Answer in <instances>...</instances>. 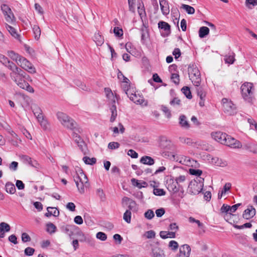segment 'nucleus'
<instances>
[{
  "label": "nucleus",
  "mask_w": 257,
  "mask_h": 257,
  "mask_svg": "<svg viewBox=\"0 0 257 257\" xmlns=\"http://www.w3.org/2000/svg\"><path fill=\"white\" fill-rule=\"evenodd\" d=\"M181 8L185 10L188 14L192 15L195 13V9L191 6L182 4Z\"/></svg>",
  "instance_id": "f704fd0d"
},
{
  "label": "nucleus",
  "mask_w": 257,
  "mask_h": 257,
  "mask_svg": "<svg viewBox=\"0 0 257 257\" xmlns=\"http://www.w3.org/2000/svg\"><path fill=\"white\" fill-rule=\"evenodd\" d=\"M122 202H125L128 204V210H130V211H132L135 212L137 211L138 208L137 204L135 201L127 197H124L122 198Z\"/></svg>",
  "instance_id": "dca6fc26"
},
{
  "label": "nucleus",
  "mask_w": 257,
  "mask_h": 257,
  "mask_svg": "<svg viewBox=\"0 0 257 257\" xmlns=\"http://www.w3.org/2000/svg\"><path fill=\"white\" fill-rule=\"evenodd\" d=\"M160 5L163 15H168L170 13L169 6L166 0H160Z\"/></svg>",
  "instance_id": "6ab92c4d"
},
{
  "label": "nucleus",
  "mask_w": 257,
  "mask_h": 257,
  "mask_svg": "<svg viewBox=\"0 0 257 257\" xmlns=\"http://www.w3.org/2000/svg\"><path fill=\"white\" fill-rule=\"evenodd\" d=\"M179 139L182 143L186 144L189 145L192 144V140L190 138L182 137L180 138Z\"/></svg>",
  "instance_id": "680f3d73"
},
{
  "label": "nucleus",
  "mask_w": 257,
  "mask_h": 257,
  "mask_svg": "<svg viewBox=\"0 0 257 257\" xmlns=\"http://www.w3.org/2000/svg\"><path fill=\"white\" fill-rule=\"evenodd\" d=\"M196 90L197 95L198 96H199L200 99H201L202 100L205 99L206 96V93L204 91L203 89L201 87H198Z\"/></svg>",
  "instance_id": "79ce46f5"
},
{
  "label": "nucleus",
  "mask_w": 257,
  "mask_h": 257,
  "mask_svg": "<svg viewBox=\"0 0 257 257\" xmlns=\"http://www.w3.org/2000/svg\"><path fill=\"white\" fill-rule=\"evenodd\" d=\"M132 213L130 210H126L123 214V218L124 220L128 223L131 221Z\"/></svg>",
  "instance_id": "4c0bfd02"
},
{
  "label": "nucleus",
  "mask_w": 257,
  "mask_h": 257,
  "mask_svg": "<svg viewBox=\"0 0 257 257\" xmlns=\"http://www.w3.org/2000/svg\"><path fill=\"white\" fill-rule=\"evenodd\" d=\"M209 33V29L207 27H201L199 30V36L201 38L205 37Z\"/></svg>",
  "instance_id": "2f4dec72"
},
{
  "label": "nucleus",
  "mask_w": 257,
  "mask_h": 257,
  "mask_svg": "<svg viewBox=\"0 0 257 257\" xmlns=\"http://www.w3.org/2000/svg\"><path fill=\"white\" fill-rule=\"evenodd\" d=\"M76 234L77 235L78 237H80L79 240L81 242L85 241L86 239V236L84 235V234L82 232V231L80 230L78 227V229H76Z\"/></svg>",
  "instance_id": "c03bdc74"
},
{
  "label": "nucleus",
  "mask_w": 257,
  "mask_h": 257,
  "mask_svg": "<svg viewBox=\"0 0 257 257\" xmlns=\"http://www.w3.org/2000/svg\"><path fill=\"white\" fill-rule=\"evenodd\" d=\"M241 95L243 99L250 102L253 95V85L252 83L245 82L240 87Z\"/></svg>",
  "instance_id": "39448f33"
},
{
  "label": "nucleus",
  "mask_w": 257,
  "mask_h": 257,
  "mask_svg": "<svg viewBox=\"0 0 257 257\" xmlns=\"http://www.w3.org/2000/svg\"><path fill=\"white\" fill-rule=\"evenodd\" d=\"M22 74L19 72L10 74L12 79L19 87L29 92L33 93L34 92L33 88L24 80V78H22Z\"/></svg>",
  "instance_id": "7ed1b4c3"
},
{
  "label": "nucleus",
  "mask_w": 257,
  "mask_h": 257,
  "mask_svg": "<svg viewBox=\"0 0 257 257\" xmlns=\"http://www.w3.org/2000/svg\"><path fill=\"white\" fill-rule=\"evenodd\" d=\"M217 166L224 167L227 165V162L225 161H223L221 159H219L218 158H216V161L214 162Z\"/></svg>",
  "instance_id": "de8ad7c7"
},
{
  "label": "nucleus",
  "mask_w": 257,
  "mask_h": 257,
  "mask_svg": "<svg viewBox=\"0 0 257 257\" xmlns=\"http://www.w3.org/2000/svg\"><path fill=\"white\" fill-rule=\"evenodd\" d=\"M245 5L249 8H250L249 5L254 7L257 5V0H245Z\"/></svg>",
  "instance_id": "bf43d9fd"
},
{
  "label": "nucleus",
  "mask_w": 257,
  "mask_h": 257,
  "mask_svg": "<svg viewBox=\"0 0 257 257\" xmlns=\"http://www.w3.org/2000/svg\"><path fill=\"white\" fill-rule=\"evenodd\" d=\"M223 111L228 115H233L236 113V107L233 102L226 98L222 99Z\"/></svg>",
  "instance_id": "0eeeda50"
},
{
  "label": "nucleus",
  "mask_w": 257,
  "mask_h": 257,
  "mask_svg": "<svg viewBox=\"0 0 257 257\" xmlns=\"http://www.w3.org/2000/svg\"><path fill=\"white\" fill-rule=\"evenodd\" d=\"M96 237L102 241H104L107 238V236L105 233L102 232H98L96 234Z\"/></svg>",
  "instance_id": "603ef678"
},
{
  "label": "nucleus",
  "mask_w": 257,
  "mask_h": 257,
  "mask_svg": "<svg viewBox=\"0 0 257 257\" xmlns=\"http://www.w3.org/2000/svg\"><path fill=\"white\" fill-rule=\"evenodd\" d=\"M110 110L111 113L110 118V121L112 122L115 121L117 115L116 106L115 103L111 104V106H110Z\"/></svg>",
  "instance_id": "5701e85b"
},
{
  "label": "nucleus",
  "mask_w": 257,
  "mask_h": 257,
  "mask_svg": "<svg viewBox=\"0 0 257 257\" xmlns=\"http://www.w3.org/2000/svg\"><path fill=\"white\" fill-rule=\"evenodd\" d=\"M189 172L191 175H196L197 176H200L202 173V172L200 170H196L194 169H190L189 170Z\"/></svg>",
  "instance_id": "6e6d98bb"
},
{
  "label": "nucleus",
  "mask_w": 257,
  "mask_h": 257,
  "mask_svg": "<svg viewBox=\"0 0 257 257\" xmlns=\"http://www.w3.org/2000/svg\"><path fill=\"white\" fill-rule=\"evenodd\" d=\"M168 247L170 249H171L172 251H176L178 247L179 244L178 242L175 240H171L168 244Z\"/></svg>",
  "instance_id": "58836bf2"
},
{
  "label": "nucleus",
  "mask_w": 257,
  "mask_h": 257,
  "mask_svg": "<svg viewBox=\"0 0 257 257\" xmlns=\"http://www.w3.org/2000/svg\"><path fill=\"white\" fill-rule=\"evenodd\" d=\"M5 190L7 193L10 194H14L16 192L14 184L11 182H7L5 185Z\"/></svg>",
  "instance_id": "4be33fe9"
},
{
  "label": "nucleus",
  "mask_w": 257,
  "mask_h": 257,
  "mask_svg": "<svg viewBox=\"0 0 257 257\" xmlns=\"http://www.w3.org/2000/svg\"><path fill=\"white\" fill-rule=\"evenodd\" d=\"M104 92L107 98L109 100L110 103L111 104L116 103V100H117V98L115 96L113 95L111 89L109 88H105L104 89Z\"/></svg>",
  "instance_id": "412c9836"
},
{
  "label": "nucleus",
  "mask_w": 257,
  "mask_h": 257,
  "mask_svg": "<svg viewBox=\"0 0 257 257\" xmlns=\"http://www.w3.org/2000/svg\"><path fill=\"white\" fill-rule=\"evenodd\" d=\"M33 112L35 116L37 117V119L42 118V117H43V116L41 113V110L40 109V108L39 107H38L37 106H35L33 108Z\"/></svg>",
  "instance_id": "c9c22d12"
},
{
  "label": "nucleus",
  "mask_w": 257,
  "mask_h": 257,
  "mask_svg": "<svg viewBox=\"0 0 257 257\" xmlns=\"http://www.w3.org/2000/svg\"><path fill=\"white\" fill-rule=\"evenodd\" d=\"M7 54L9 57H10L13 60L16 61L17 64L18 62H19V60H20V58L22 57V56L16 53L13 51H8Z\"/></svg>",
  "instance_id": "cd10ccee"
},
{
  "label": "nucleus",
  "mask_w": 257,
  "mask_h": 257,
  "mask_svg": "<svg viewBox=\"0 0 257 257\" xmlns=\"http://www.w3.org/2000/svg\"><path fill=\"white\" fill-rule=\"evenodd\" d=\"M0 226L2 227V228H3L6 232H9L11 229L10 225L4 222H1L0 223Z\"/></svg>",
  "instance_id": "e2e57ef3"
},
{
  "label": "nucleus",
  "mask_w": 257,
  "mask_h": 257,
  "mask_svg": "<svg viewBox=\"0 0 257 257\" xmlns=\"http://www.w3.org/2000/svg\"><path fill=\"white\" fill-rule=\"evenodd\" d=\"M113 33L116 37H119L122 36L123 32L121 29L118 27H114L113 29Z\"/></svg>",
  "instance_id": "8fccbe9b"
},
{
  "label": "nucleus",
  "mask_w": 257,
  "mask_h": 257,
  "mask_svg": "<svg viewBox=\"0 0 257 257\" xmlns=\"http://www.w3.org/2000/svg\"><path fill=\"white\" fill-rule=\"evenodd\" d=\"M73 178L79 192L82 194L84 193L85 188H88L89 186L86 176L79 169Z\"/></svg>",
  "instance_id": "f257e3e1"
},
{
  "label": "nucleus",
  "mask_w": 257,
  "mask_h": 257,
  "mask_svg": "<svg viewBox=\"0 0 257 257\" xmlns=\"http://www.w3.org/2000/svg\"><path fill=\"white\" fill-rule=\"evenodd\" d=\"M255 209L252 206H248L242 214V217L245 219H249L252 218L255 215Z\"/></svg>",
  "instance_id": "2eb2a0df"
},
{
  "label": "nucleus",
  "mask_w": 257,
  "mask_h": 257,
  "mask_svg": "<svg viewBox=\"0 0 257 257\" xmlns=\"http://www.w3.org/2000/svg\"><path fill=\"white\" fill-rule=\"evenodd\" d=\"M125 93L130 99L137 104L147 105V102L144 99L143 96L136 93H131L129 89H127Z\"/></svg>",
  "instance_id": "9d476101"
},
{
  "label": "nucleus",
  "mask_w": 257,
  "mask_h": 257,
  "mask_svg": "<svg viewBox=\"0 0 257 257\" xmlns=\"http://www.w3.org/2000/svg\"><path fill=\"white\" fill-rule=\"evenodd\" d=\"M5 27L13 37L19 41H21V36L18 33L17 29L8 24H5Z\"/></svg>",
  "instance_id": "f3484780"
},
{
  "label": "nucleus",
  "mask_w": 257,
  "mask_h": 257,
  "mask_svg": "<svg viewBox=\"0 0 257 257\" xmlns=\"http://www.w3.org/2000/svg\"><path fill=\"white\" fill-rule=\"evenodd\" d=\"M47 231L49 233L52 234L55 232L56 230V226L52 223H47L46 225Z\"/></svg>",
  "instance_id": "ea45409f"
},
{
  "label": "nucleus",
  "mask_w": 257,
  "mask_h": 257,
  "mask_svg": "<svg viewBox=\"0 0 257 257\" xmlns=\"http://www.w3.org/2000/svg\"><path fill=\"white\" fill-rule=\"evenodd\" d=\"M185 180L186 176L185 175H180L175 178V181L178 185L180 183L184 182Z\"/></svg>",
  "instance_id": "0e129e2a"
},
{
  "label": "nucleus",
  "mask_w": 257,
  "mask_h": 257,
  "mask_svg": "<svg viewBox=\"0 0 257 257\" xmlns=\"http://www.w3.org/2000/svg\"><path fill=\"white\" fill-rule=\"evenodd\" d=\"M94 41L97 46H101L104 43V39L99 33H95Z\"/></svg>",
  "instance_id": "c756f323"
},
{
  "label": "nucleus",
  "mask_w": 257,
  "mask_h": 257,
  "mask_svg": "<svg viewBox=\"0 0 257 257\" xmlns=\"http://www.w3.org/2000/svg\"><path fill=\"white\" fill-rule=\"evenodd\" d=\"M113 238L118 244H120L123 239L120 235L118 234H115L113 236Z\"/></svg>",
  "instance_id": "338daca9"
},
{
  "label": "nucleus",
  "mask_w": 257,
  "mask_h": 257,
  "mask_svg": "<svg viewBox=\"0 0 257 257\" xmlns=\"http://www.w3.org/2000/svg\"><path fill=\"white\" fill-rule=\"evenodd\" d=\"M182 91L187 98L191 99L192 96L189 88L187 86H184L182 88Z\"/></svg>",
  "instance_id": "a19ab883"
},
{
  "label": "nucleus",
  "mask_w": 257,
  "mask_h": 257,
  "mask_svg": "<svg viewBox=\"0 0 257 257\" xmlns=\"http://www.w3.org/2000/svg\"><path fill=\"white\" fill-rule=\"evenodd\" d=\"M83 161L86 164L92 165L96 163V159L95 158H90L85 156L83 157Z\"/></svg>",
  "instance_id": "e433bc0d"
},
{
  "label": "nucleus",
  "mask_w": 257,
  "mask_h": 257,
  "mask_svg": "<svg viewBox=\"0 0 257 257\" xmlns=\"http://www.w3.org/2000/svg\"><path fill=\"white\" fill-rule=\"evenodd\" d=\"M140 162L145 165H152L155 163V161L152 157L145 156L141 158Z\"/></svg>",
  "instance_id": "393cba45"
},
{
  "label": "nucleus",
  "mask_w": 257,
  "mask_h": 257,
  "mask_svg": "<svg viewBox=\"0 0 257 257\" xmlns=\"http://www.w3.org/2000/svg\"><path fill=\"white\" fill-rule=\"evenodd\" d=\"M224 145L232 148H241L242 147V145L239 141L228 135L225 140V143Z\"/></svg>",
  "instance_id": "f8f14e48"
},
{
  "label": "nucleus",
  "mask_w": 257,
  "mask_h": 257,
  "mask_svg": "<svg viewBox=\"0 0 257 257\" xmlns=\"http://www.w3.org/2000/svg\"><path fill=\"white\" fill-rule=\"evenodd\" d=\"M72 130L73 131L72 134V139L74 140L75 143L77 144L81 151L84 152L86 148L85 143L83 139L78 135V134H81L82 132V128L80 127H77L76 126L75 130Z\"/></svg>",
  "instance_id": "423d86ee"
},
{
  "label": "nucleus",
  "mask_w": 257,
  "mask_h": 257,
  "mask_svg": "<svg viewBox=\"0 0 257 257\" xmlns=\"http://www.w3.org/2000/svg\"><path fill=\"white\" fill-rule=\"evenodd\" d=\"M161 109L165 113V115L167 116V117H170L171 114L167 107L162 105L161 107Z\"/></svg>",
  "instance_id": "69168bd1"
},
{
  "label": "nucleus",
  "mask_w": 257,
  "mask_h": 257,
  "mask_svg": "<svg viewBox=\"0 0 257 257\" xmlns=\"http://www.w3.org/2000/svg\"><path fill=\"white\" fill-rule=\"evenodd\" d=\"M230 206L224 204L222 206L220 210L222 213L224 212L226 213V214H229L230 212Z\"/></svg>",
  "instance_id": "13d9d810"
},
{
  "label": "nucleus",
  "mask_w": 257,
  "mask_h": 257,
  "mask_svg": "<svg viewBox=\"0 0 257 257\" xmlns=\"http://www.w3.org/2000/svg\"><path fill=\"white\" fill-rule=\"evenodd\" d=\"M155 232L152 230H151L146 232L144 235L146 237V238L150 239L154 238L155 237Z\"/></svg>",
  "instance_id": "09e8293b"
},
{
  "label": "nucleus",
  "mask_w": 257,
  "mask_h": 257,
  "mask_svg": "<svg viewBox=\"0 0 257 257\" xmlns=\"http://www.w3.org/2000/svg\"><path fill=\"white\" fill-rule=\"evenodd\" d=\"M18 65L29 73L32 74L36 73V69L33 65L23 56L20 58V60H19V62H18Z\"/></svg>",
  "instance_id": "1a4fd4ad"
},
{
  "label": "nucleus",
  "mask_w": 257,
  "mask_h": 257,
  "mask_svg": "<svg viewBox=\"0 0 257 257\" xmlns=\"http://www.w3.org/2000/svg\"><path fill=\"white\" fill-rule=\"evenodd\" d=\"M76 229H78V227L73 225H66L62 227V231L70 238L73 235L74 231L76 230Z\"/></svg>",
  "instance_id": "a211bd4d"
},
{
  "label": "nucleus",
  "mask_w": 257,
  "mask_h": 257,
  "mask_svg": "<svg viewBox=\"0 0 257 257\" xmlns=\"http://www.w3.org/2000/svg\"><path fill=\"white\" fill-rule=\"evenodd\" d=\"M1 10L5 17L6 21L11 24H13L16 22V18L12 12L11 8L6 4H3L1 6Z\"/></svg>",
  "instance_id": "6e6552de"
},
{
  "label": "nucleus",
  "mask_w": 257,
  "mask_h": 257,
  "mask_svg": "<svg viewBox=\"0 0 257 257\" xmlns=\"http://www.w3.org/2000/svg\"><path fill=\"white\" fill-rule=\"evenodd\" d=\"M191 251V247L188 244L182 245L180 246L179 252L176 255V257H190Z\"/></svg>",
  "instance_id": "9b49d317"
},
{
  "label": "nucleus",
  "mask_w": 257,
  "mask_h": 257,
  "mask_svg": "<svg viewBox=\"0 0 257 257\" xmlns=\"http://www.w3.org/2000/svg\"><path fill=\"white\" fill-rule=\"evenodd\" d=\"M241 205L240 203H237L235 205H233L232 206H230V212L229 214H226L225 216H224L225 219L226 220V221H228V217L233 216L234 215L232 214V213L235 212V211L237 210V208Z\"/></svg>",
  "instance_id": "c85d7f7f"
},
{
  "label": "nucleus",
  "mask_w": 257,
  "mask_h": 257,
  "mask_svg": "<svg viewBox=\"0 0 257 257\" xmlns=\"http://www.w3.org/2000/svg\"><path fill=\"white\" fill-rule=\"evenodd\" d=\"M175 232L173 231H161L160 232V237L163 239H166L167 238H175Z\"/></svg>",
  "instance_id": "b1692460"
},
{
  "label": "nucleus",
  "mask_w": 257,
  "mask_h": 257,
  "mask_svg": "<svg viewBox=\"0 0 257 257\" xmlns=\"http://www.w3.org/2000/svg\"><path fill=\"white\" fill-rule=\"evenodd\" d=\"M56 116L63 126L70 130H75L76 122L67 114L59 111L56 113Z\"/></svg>",
  "instance_id": "f03ea898"
},
{
  "label": "nucleus",
  "mask_w": 257,
  "mask_h": 257,
  "mask_svg": "<svg viewBox=\"0 0 257 257\" xmlns=\"http://www.w3.org/2000/svg\"><path fill=\"white\" fill-rule=\"evenodd\" d=\"M5 65L12 71L11 73H16L18 71L20 72V68L18 67L13 62L9 60H8L6 65Z\"/></svg>",
  "instance_id": "a878e982"
},
{
  "label": "nucleus",
  "mask_w": 257,
  "mask_h": 257,
  "mask_svg": "<svg viewBox=\"0 0 257 257\" xmlns=\"http://www.w3.org/2000/svg\"><path fill=\"white\" fill-rule=\"evenodd\" d=\"M35 9L39 14L42 15L44 14L43 9L39 4H35Z\"/></svg>",
  "instance_id": "4d7b16f0"
},
{
  "label": "nucleus",
  "mask_w": 257,
  "mask_h": 257,
  "mask_svg": "<svg viewBox=\"0 0 257 257\" xmlns=\"http://www.w3.org/2000/svg\"><path fill=\"white\" fill-rule=\"evenodd\" d=\"M119 146L120 145L118 143L112 142H110L108 144V148L109 149H111V150L116 149L118 148Z\"/></svg>",
  "instance_id": "3c124183"
},
{
  "label": "nucleus",
  "mask_w": 257,
  "mask_h": 257,
  "mask_svg": "<svg viewBox=\"0 0 257 257\" xmlns=\"http://www.w3.org/2000/svg\"><path fill=\"white\" fill-rule=\"evenodd\" d=\"M235 60L234 55H226L225 56L224 61L228 64H233Z\"/></svg>",
  "instance_id": "a18cd8bd"
},
{
  "label": "nucleus",
  "mask_w": 257,
  "mask_h": 257,
  "mask_svg": "<svg viewBox=\"0 0 257 257\" xmlns=\"http://www.w3.org/2000/svg\"><path fill=\"white\" fill-rule=\"evenodd\" d=\"M148 34L146 28L141 30V40L144 42L148 37Z\"/></svg>",
  "instance_id": "864d4df0"
},
{
  "label": "nucleus",
  "mask_w": 257,
  "mask_h": 257,
  "mask_svg": "<svg viewBox=\"0 0 257 257\" xmlns=\"http://www.w3.org/2000/svg\"><path fill=\"white\" fill-rule=\"evenodd\" d=\"M176 181L173 179H168L166 183V186L168 190L173 193H177L179 190V186H177Z\"/></svg>",
  "instance_id": "ddd939ff"
},
{
  "label": "nucleus",
  "mask_w": 257,
  "mask_h": 257,
  "mask_svg": "<svg viewBox=\"0 0 257 257\" xmlns=\"http://www.w3.org/2000/svg\"><path fill=\"white\" fill-rule=\"evenodd\" d=\"M40 124L44 130H47L49 127V123L47 120L45 119L43 117L42 118L38 119Z\"/></svg>",
  "instance_id": "37998d69"
},
{
  "label": "nucleus",
  "mask_w": 257,
  "mask_h": 257,
  "mask_svg": "<svg viewBox=\"0 0 257 257\" xmlns=\"http://www.w3.org/2000/svg\"><path fill=\"white\" fill-rule=\"evenodd\" d=\"M145 217L148 219H151L154 217V213L152 210H148L145 213Z\"/></svg>",
  "instance_id": "5fc2aeb1"
},
{
  "label": "nucleus",
  "mask_w": 257,
  "mask_h": 257,
  "mask_svg": "<svg viewBox=\"0 0 257 257\" xmlns=\"http://www.w3.org/2000/svg\"><path fill=\"white\" fill-rule=\"evenodd\" d=\"M153 193L157 196H163L165 195V191L163 189L154 188Z\"/></svg>",
  "instance_id": "49530a36"
},
{
  "label": "nucleus",
  "mask_w": 257,
  "mask_h": 257,
  "mask_svg": "<svg viewBox=\"0 0 257 257\" xmlns=\"http://www.w3.org/2000/svg\"><path fill=\"white\" fill-rule=\"evenodd\" d=\"M171 79L174 83L178 84L179 83V75L177 73L172 74L171 76Z\"/></svg>",
  "instance_id": "052dcab7"
},
{
  "label": "nucleus",
  "mask_w": 257,
  "mask_h": 257,
  "mask_svg": "<svg viewBox=\"0 0 257 257\" xmlns=\"http://www.w3.org/2000/svg\"><path fill=\"white\" fill-rule=\"evenodd\" d=\"M179 123L182 127L188 128L190 127V124L187 120L186 117L184 115H181L180 116Z\"/></svg>",
  "instance_id": "bb28decb"
},
{
  "label": "nucleus",
  "mask_w": 257,
  "mask_h": 257,
  "mask_svg": "<svg viewBox=\"0 0 257 257\" xmlns=\"http://www.w3.org/2000/svg\"><path fill=\"white\" fill-rule=\"evenodd\" d=\"M245 149L248 150L250 152L254 154H257V144H248L245 145Z\"/></svg>",
  "instance_id": "72a5a7b5"
},
{
  "label": "nucleus",
  "mask_w": 257,
  "mask_h": 257,
  "mask_svg": "<svg viewBox=\"0 0 257 257\" xmlns=\"http://www.w3.org/2000/svg\"><path fill=\"white\" fill-rule=\"evenodd\" d=\"M190 79L194 86L198 87L201 83V74L197 67L194 64L189 65L188 68Z\"/></svg>",
  "instance_id": "20e7f679"
},
{
  "label": "nucleus",
  "mask_w": 257,
  "mask_h": 257,
  "mask_svg": "<svg viewBox=\"0 0 257 257\" xmlns=\"http://www.w3.org/2000/svg\"><path fill=\"white\" fill-rule=\"evenodd\" d=\"M158 27L164 30L167 33H170V26L166 22L161 21L158 23Z\"/></svg>",
  "instance_id": "7c9ffc66"
},
{
  "label": "nucleus",
  "mask_w": 257,
  "mask_h": 257,
  "mask_svg": "<svg viewBox=\"0 0 257 257\" xmlns=\"http://www.w3.org/2000/svg\"><path fill=\"white\" fill-rule=\"evenodd\" d=\"M153 257H165L164 251L160 247L156 246L152 249Z\"/></svg>",
  "instance_id": "aec40b11"
},
{
  "label": "nucleus",
  "mask_w": 257,
  "mask_h": 257,
  "mask_svg": "<svg viewBox=\"0 0 257 257\" xmlns=\"http://www.w3.org/2000/svg\"><path fill=\"white\" fill-rule=\"evenodd\" d=\"M35 249L32 247H28L25 249V253L27 255L31 256L33 254Z\"/></svg>",
  "instance_id": "774afa93"
},
{
  "label": "nucleus",
  "mask_w": 257,
  "mask_h": 257,
  "mask_svg": "<svg viewBox=\"0 0 257 257\" xmlns=\"http://www.w3.org/2000/svg\"><path fill=\"white\" fill-rule=\"evenodd\" d=\"M33 31L35 39L38 40L40 39L41 33L40 27L37 25H34L33 27Z\"/></svg>",
  "instance_id": "473e14b6"
},
{
  "label": "nucleus",
  "mask_w": 257,
  "mask_h": 257,
  "mask_svg": "<svg viewBox=\"0 0 257 257\" xmlns=\"http://www.w3.org/2000/svg\"><path fill=\"white\" fill-rule=\"evenodd\" d=\"M211 136L216 141L223 145L225 143V140L227 137L226 134L221 132L212 133Z\"/></svg>",
  "instance_id": "4468645a"
}]
</instances>
